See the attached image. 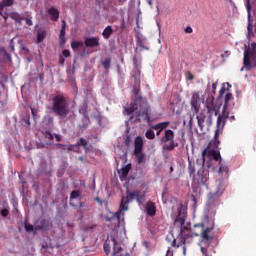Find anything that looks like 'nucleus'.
Masks as SVG:
<instances>
[{
	"instance_id": "1",
	"label": "nucleus",
	"mask_w": 256,
	"mask_h": 256,
	"mask_svg": "<svg viewBox=\"0 0 256 256\" xmlns=\"http://www.w3.org/2000/svg\"><path fill=\"white\" fill-rule=\"evenodd\" d=\"M187 220V210L183 207L178 208V215L174 220V225L180 227V237L183 239L184 243L189 239V237H201L202 233L205 231V228L208 226L206 221L195 224L192 229L186 228L185 221Z\"/></svg>"
},
{
	"instance_id": "2",
	"label": "nucleus",
	"mask_w": 256,
	"mask_h": 256,
	"mask_svg": "<svg viewBox=\"0 0 256 256\" xmlns=\"http://www.w3.org/2000/svg\"><path fill=\"white\" fill-rule=\"evenodd\" d=\"M223 127L216 126L214 132V139L211 140L207 147L202 151V163H205V157H212L214 161H219L221 165V152L219 151V145H221V140H219L220 135H223Z\"/></svg>"
},
{
	"instance_id": "3",
	"label": "nucleus",
	"mask_w": 256,
	"mask_h": 256,
	"mask_svg": "<svg viewBox=\"0 0 256 256\" xmlns=\"http://www.w3.org/2000/svg\"><path fill=\"white\" fill-rule=\"evenodd\" d=\"M52 113L60 117V119H65L69 115V101L63 94H58L52 98Z\"/></svg>"
},
{
	"instance_id": "4",
	"label": "nucleus",
	"mask_w": 256,
	"mask_h": 256,
	"mask_svg": "<svg viewBox=\"0 0 256 256\" xmlns=\"http://www.w3.org/2000/svg\"><path fill=\"white\" fill-rule=\"evenodd\" d=\"M243 55V68L246 69V71L256 69V42L245 46Z\"/></svg>"
},
{
	"instance_id": "5",
	"label": "nucleus",
	"mask_w": 256,
	"mask_h": 256,
	"mask_svg": "<svg viewBox=\"0 0 256 256\" xmlns=\"http://www.w3.org/2000/svg\"><path fill=\"white\" fill-rule=\"evenodd\" d=\"M111 247H113V256H123V247H121V244L117 242V239H115L114 236H110L104 242V252L106 255H109V253H111Z\"/></svg>"
},
{
	"instance_id": "6",
	"label": "nucleus",
	"mask_w": 256,
	"mask_h": 256,
	"mask_svg": "<svg viewBox=\"0 0 256 256\" xmlns=\"http://www.w3.org/2000/svg\"><path fill=\"white\" fill-rule=\"evenodd\" d=\"M231 100H233V94L231 92L226 93L222 113L217 118L216 127L225 128V123H227V119H229V112L227 109L229 108V101Z\"/></svg>"
},
{
	"instance_id": "7",
	"label": "nucleus",
	"mask_w": 256,
	"mask_h": 256,
	"mask_svg": "<svg viewBox=\"0 0 256 256\" xmlns=\"http://www.w3.org/2000/svg\"><path fill=\"white\" fill-rule=\"evenodd\" d=\"M196 119L200 131H203L205 127L209 128L211 125H213V116H211V114L207 113L205 110L200 112L198 110V113H196Z\"/></svg>"
},
{
	"instance_id": "8",
	"label": "nucleus",
	"mask_w": 256,
	"mask_h": 256,
	"mask_svg": "<svg viewBox=\"0 0 256 256\" xmlns=\"http://www.w3.org/2000/svg\"><path fill=\"white\" fill-rule=\"evenodd\" d=\"M162 143H166L164 145V149L166 151H174L175 147H179V143L175 142V132L171 129H167L164 132V137L161 138Z\"/></svg>"
},
{
	"instance_id": "9",
	"label": "nucleus",
	"mask_w": 256,
	"mask_h": 256,
	"mask_svg": "<svg viewBox=\"0 0 256 256\" xmlns=\"http://www.w3.org/2000/svg\"><path fill=\"white\" fill-rule=\"evenodd\" d=\"M215 229V222L212 221V223L209 226H206L204 231L201 234V243H211L214 239L212 231Z\"/></svg>"
},
{
	"instance_id": "10",
	"label": "nucleus",
	"mask_w": 256,
	"mask_h": 256,
	"mask_svg": "<svg viewBox=\"0 0 256 256\" xmlns=\"http://www.w3.org/2000/svg\"><path fill=\"white\" fill-rule=\"evenodd\" d=\"M246 8H247V13H248V26H247V33H248V38H253L255 37V34L253 33V19L251 18V1L246 0Z\"/></svg>"
},
{
	"instance_id": "11",
	"label": "nucleus",
	"mask_w": 256,
	"mask_h": 256,
	"mask_svg": "<svg viewBox=\"0 0 256 256\" xmlns=\"http://www.w3.org/2000/svg\"><path fill=\"white\" fill-rule=\"evenodd\" d=\"M214 99L215 98L212 97L206 100V113H209L211 117H213V115L217 116L219 113V108H217V106L215 105Z\"/></svg>"
},
{
	"instance_id": "12",
	"label": "nucleus",
	"mask_w": 256,
	"mask_h": 256,
	"mask_svg": "<svg viewBox=\"0 0 256 256\" xmlns=\"http://www.w3.org/2000/svg\"><path fill=\"white\" fill-rule=\"evenodd\" d=\"M138 195H139V190H135V191L131 192L128 189L126 191V199H125V197H122L123 205H126V207H129V203H131V201H134L135 199H137Z\"/></svg>"
},
{
	"instance_id": "13",
	"label": "nucleus",
	"mask_w": 256,
	"mask_h": 256,
	"mask_svg": "<svg viewBox=\"0 0 256 256\" xmlns=\"http://www.w3.org/2000/svg\"><path fill=\"white\" fill-rule=\"evenodd\" d=\"M51 219L43 218L36 226L35 231H47L51 227Z\"/></svg>"
},
{
	"instance_id": "14",
	"label": "nucleus",
	"mask_w": 256,
	"mask_h": 256,
	"mask_svg": "<svg viewBox=\"0 0 256 256\" xmlns=\"http://www.w3.org/2000/svg\"><path fill=\"white\" fill-rule=\"evenodd\" d=\"M199 101H201V96L199 95V92H196L192 95L191 99V107L194 109V113H199L200 104Z\"/></svg>"
},
{
	"instance_id": "15",
	"label": "nucleus",
	"mask_w": 256,
	"mask_h": 256,
	"mask_svg": "<svg viewBox=\"0 0 256 256\" xmlns=\"http://www.w3.org/2000/svg\"><path fill=\"white\" fill-rule=\"evenodd\" d=\"M138 121H146L149 123L151 121V115H149V108H144L142 111L137 112Z\"/></svg>"
},
{
	"instance_id": "16",
	"label": "nucleus",
	"mask_w": 256,
	"mask_h": 256,
	"mask_svg": "<svg viewBox=\"0 0 256 256\" xmlns=\"http://www.w3.org/2000/svg\"><path fill=\"white\" fill-rule=\"evenodd\" d=\"M143 152V138L141 136H137L134 140V155H139V153Z\"/></svg>"
},
{
	"instance_id": "17",
	"label": "nucleus",
	"mask_w": 256,
	"mask_h": 256,
	"mask_svg": "<svg viewBox=\"0 0 256 256\" xmlns=\"http://www.w3.org/2000/svg\"><path fill=\"white\" fill-rule=\"evenodd\" d=\"M146 213L149 217H155L157 215V206L153 201H148L146 204Z\"/></svg>"
},
{
	"instance_id": "18",
	"label": "nucleus",
	"mask_w": 256,
	"mask_h": 256,
	"mask_svg": "<svg viewBox=\"0 0 256 256\" xmlns=\"http://www.w3.org/2000/svg\"><path fill=\"white\" fill-rule=\"evenodd\" d=\"M85 47H99V37H89L84 40Z\"/></svg>"
},
{
	"instance_id": "19",
	"label": "nucleus",
	"mask_w": 256,
	"mask_h": 256,
	"mask_svg": "<svg viewBox=\"0 0 256 256\" xmlns=\"http://www.w3.org/2000/svg\"><path fill=\"white\" fill-rule=\"evenodd\" d=\"M131 171V164L123 166L120 170V181H127L129 172Z\"/></svg>"
},
{
	"instance_id": "20",
	"label": "nucleus",
	"mask_w": 256,
	"mask_h": 256,
	"mask_svg": "<svg viewBox=\"0 0 256 256\" xmlns=\"http://www.w3.org/2000/svg\"><path fill=\"white\" fill-rule=\"evenodd\" d=\"M132 79H134L136 85H141V70H139V67L137 66L132 71Z\"/></svg>"
},
{
	"instance_id": "21",
	"label": "nucleus",
	"mask_w": 256,
	"mask_h": 256,
	"mask_svg": "<svg viewBox=\"0 0 256 256\" xmlns=\"http://www.w3.org/2000/svg\"><path fill=\"white\" fill-rule=\"evenodd\" d=\"M48 15H50L51 21L59 20V10L55 7H51L50 9H48Z\"/></svg>"
},
{
	"instance_id": "22",
	"label": "nucleus",
	"mask_w": 256,
	"mask_h": 256,
	"mask_svg": "<svg viewBox=\"0 0 256 256\" xmlns=\"http://www.w3.org/2000/svg\"><path fill=\"white\" fill-rule=\"evenodd\" d=\"M169 125H171V122L166 121V122H160L157 123L155 125L152 126V129H154V131H163L165 129H167V127H169Z\"/></svg>"
},
{
	"instance_id": "23",
	"label": "nucleus",
	"mask_w": 256,
	"mask_h": 256,
	"mask_svg": "<svg viewBox=\"0 0 256 256\" xmlns=\"http://www.w3.org/2000/svg\"><path fill=\"white\" fill-rule=\"evenodd\" d=\"M65 29H67V22L63 20L59 35L60 45H63L65 43Z\"/></svg>"
},
{
	"instance_id": "24",
	"label": "nucleus",
	"mask_w": 256,
	"mask_h": 256,
	"mask_svg": "<svg viewBox=\"0 0 256 256\" xmlns=\"http://www.w3.org/2000/svg\"><path fill=\"white\" fill-rule=\"evenodd\" d=\"M9 17H10V19H13V21H15V23H18L19 25H21L23 22V19H25V18L21 17L20 13H17V12H11L9 14Z\"/></svg>"
},
{
	"instance_id": "25",
	"label": "nucleus",
	"mask_w": 256,
	"mask_h": 256,
	"mask_svg": "<svg viewBox=\"0 0 256 256\" xmlns=\"http://www.w3.org/2000/svg\"><path fill=\"white\" fill-rule=\"evenodd\" d=\"M128 210H129V206H127V204H123V200H121L119 210L115 213V217L118 220L121 219V215L123 211H128Z\"/></svg>"
},
{
	"instance_id": "26",
	"label": "nucleus",
	"mask_w": 256,
	"mask_h": 256,
	"mask_svg": "<svg viewBox=\"0 0 256 256\" xmlns=\"http://www.w3.org/2000/svg\"><path fill=\"white\" fill-rule=\"evenodd\" d=\"M111 35H113V27L107 26L102 32V37L107 40L111 38Z\"/></svg>"
},
{
	"instance_id": "27",
	"label": "nucleus",
	"mask_w": 256,
	"mask_h": 256,
	"mask_svg": "<svg viewBox=\"0 0 256 256\" xmlns=\"http://www.w3.org/2000/svg\"><path fill=\"white\" fill-rule=\"evenodd\" d=\"M89 141L85 138H80L79 142L75 144V147H84L85 151H89Z\"/></svg>"
},
{
	"instance_id": "28",
	"label": "nucleus",
	"mask_w": 256,
	"mask_h": 256,
	"mask_svg": "<svg viewBox=\"0 0 256 256\" xmlns=\"http://www.w3.org/2000/svg\"><path fill=\"white\" fill-rule=\"evenodd\" d=\"M138 107H137V100H135V102H133L129 108H125V111L127 113V115H133V113H135V111H137Z\"/></svg>"
},
{
	"instance_id": "29",
	"label": "nucleus",
	"mask_w": 256,
	"mask_h": 256,
	"mask_svg": "<svg viewBox=\"0 0 256 256\" xmlns=\"http://www.w3.org/2000/svg\"><path fill=\"white\" fill-rule=\"evenodd\" d=\"M53 121H54L53 117L50 115H47L44 117L42 123L43 125H46V127H53Z\"/></svg>"
},
{
	"instance_id": "30",
	"label": "nucleus",
	"mask_w": 256,
	"mask_h": 256,
	"mask_svg": "<svg viewBox=\"0 0 256 256\" xmlns=\"http://www.w3.org/2000/svg\"><path fill=\"white\" fill-rule=\"evenodd\" d=\"M42 135L45 139H48V141H53L54 135L49 130H43Z\"/></svg>"
},
{
	"instance_id": "31",
	"label": "nucleus",
	"mask_w": 256,
	"mask_h": 256,
	"mask_svg": "<svg viewBox=\"0 0 256 256\" xmlns=\"http://www.w3.org/2000/svg\"><path fill=\"white\" fill-rule=\"evenodd\" d=\"M188 171L190 173V177H195V163L189 161Z\"/></svg>"
},
{
	"instance_id": "32",
	"label": "nucleus",
	"mask_w": 256,
	"mask_h": 256,
	"mask_svg": "<svg viewBox=\"0 0 256 256\" xmlns=\"http://www.w3.org/2000/svg\"><path fill=\"white\" fill-rule=\"evenodd\" d=\"M71 47H72L73 51H77V49L79 47H83V42H81V41H72L71 42Z\"/></svg>"
},
{
	"instance_id": "33",
	"label": "nucleus",
	"mask_w": 256,
	"mask_h": 256,
	"mask_svg": "<svg viewBox=\"0 0 256 256\" xmlns=\"http://www.w3.org/2000/svg\"><path fill=\"white\" fill-rule=\"evenodd\" d=\"M101 65L104 67V69H111V58H106L101 62Z\"/></svg>"
},
{
	"instance_id": "34",
	"label": "nucleus",
	"mask_w": 256,
	"mask_h": 256,
	"mask_svg": "<svg viewBox=\"0 0 256 256\" xmlns=\"http://www.w3.org/2000/svg\"><path fill=\"white\" fill-rule=\"evenodd\" d=\"M136 201L138 205H143V201H145V194H141V192L138 191V196H136Z\"/></svg>"
},
{
	"instance_id": "35",
	"label": "nucleus",
	"mask_w": 256,
	"mask_h": 256,
	"mask_svg": "<svg viewBox=\"0 0 256 256\" xmlns=\"http://www.w3.org/2000/svg\"><path fill=\"white\" fill-rule=\"evenodd\" d=\"M227 84L223 83L221 86V89L218 94V99H222L223 95H225V92L227 91V88L225 87Z\"/></svg>"
},
{
	"instance_id": "36",
	"label": "nucleus",
	"mask_w": 256,
	"mask_h": 256,
	"mask_svg": "<svg viewBox=\"0 0 256 256\" xmlns=\"http://www.w3.org/2000/svg\"><path fill=\"white\" fill-rule=\"evenodd\" d=\"M15 3V0H2L1 7H11Z\"/></svg>"
},
{
	"instance_id": "37",
	"label": "nucleus",
	"mask_w": 256,
	"mask_h": 256,
	"mask_svg": "<svg viewBox=\"0 0 256 256\" xmlns=\"http://www.w3.org/2000/svg\"><path fill=\"white\" fill-rule=\"evenodd\" d=\"M146 139H155V132L153 130H147L145 133Z\"/></svg>"
},
{
	"instance_id": "38",
	"label": "nucleus",
	"mask_w": 256,
	"mask_h": 256,
	"mask_svg": "<svg viewBox=\"0 0 256 256\" xmlns=\"http://www.w3.org/2000/svg\"><path fill=\"white\" fill-rule=\"evenodd\" d=\"M43 39H45V31H38L37 32V41H38V43L43 42Z\"/></svg>"
},
{
	"instance_id": "39",
	"label": "nucleus",
	"mask_w": 256,
	"mask_h": 256,
	"mask_svg": "<svg viewBox=\"0 0 256 256\" xmlns=\"http://www.w3.org/2000/svg\"><path fill=\"white\" fill-rule=\"evenodd\" d=\"M135 157H137V162L139 164L143 163V161H145V155L143 154V152H140L139 154H134Z\"/></svg>"
},
{
	"instance_id": "40",
	"label": "nucleus",
	"mask_w": 256,
	"mask_h": 256,
	"mask_svg": "<svg viewBox=\"0 0 256 256\" xmlns=\"http://www.w3.org/2000/svg\"><path fill=\"white\" fill-rule=\"evenodd\" d=\"M24 227L27 233H31V231H33L34 233L37 232V230H35V227H33V225L31 224L25 223Z\"/></svg>"
},
{
	"instance_id": "41",
	"label": "nucleus",
	"mask_w": 256,
	"mask_h": 256,
	"mask_svg": "<svg viewBox=\"0 0 256 256\" xmlns=\"http://www.w3.org/2000/svg\"><path fill=\"white\" fill-rule=\"evenodd\" d=\"M80 196H81V192L74 190L70 194V199H77V197H80Z\"/></svg>"
},
{
	"instance_id": "42",
	"label": "nucleus",
	"mask_w": 256,
	"mask_h": 256,
	"mask_svg": "<svg viewBox=\"0 0 256 256\" xmlns=\"http://www.w3.org/2000/svg\"><path fill=\"white\" fill-rule=\"evenodd\" d=\"M132 93L134 95H139V85H137L136 82H134V87L132 89Z\"/></svg>"
},
{
	"instance_id": "43",
	"label": "nucleus",
	"mask_w": 256,
	"mask_h": 256,
	"mask_svg": "<svg viewBox=\"0 0 256 256\" xmlns=\"http://www.w3.org/2000/svg\"><path fill=\"white\" fill-rule=\"evenodd\" d=\"M31 113H32V116L34 117V119H37V117H39L38 113L39 111L35 108H31Z\"/></svg>"
},
{
	"instance_id": "44",
	"label": "nucleus",
	"mask_w": 256,
	"mask_h": 256,
	"mask_svg": "<svg viewBox=\"0 0 256 256\" xmlns=\"http://www.w3.org/2000/svg\"><path fill=\"white\" fill-rule=\"evenodd\" d=\"M25 21H26V25H28L29 27L33 25V20L31 19L30 16L26 17Z\"/></svg>"
},
{
	"instance_id": "45",
	"label": "nucleus",
	"mask_w": 256,
	"mask_h": 256,
	"mask_svg": "<svg viewBox=\"0 0 256 256\" xmlns=\"http://www.w3.org/2000/svg\"><path fill=\"white\" fill-rule=\"evenodd\" d=\"M0 53L7 56V59H11V55L7 53V50L5 48H0Z\"/></svg>"
},
{
	"instance_id": "46",
	"label": "nucleus",
	"mask_w": 256,
	"mask_h": 256,
	"mask_svg": "<svg viewBox=\"0 0 256 256\" xmlns=\"http://www.w3.org/2000/svg\"><path fill=\"white\" fill-rule=\"evenodd\" d=\"M62 55H63V57H70L71 56V52L69 50H63L62 51Z\"/></svg>"
},
{
	"instance_id": "47",
	"label": "nucleus",
	"mask_w": 256,
	"mask_h": 256,
	"mask_svg": "<svg viewBox=\"0 0 256 256\" xmlns=\"http://www.w3.org/2000/svg\"><path fill=\"white\" fill-rule=\"evenodd\" d=\"M1 215H2V217H7V215H9V210H7V209L1 210Z\"/></svg>"
},
{
	"instance_id": "48",
	"label": "nucleus",
	"mask_w": 256,
	"mask_h": 256,
	"mask_svg": "<svg viewBox=\"0 0 256 256\" xmlns=\"http://www.w3.org/2000/svg\"><path fill=\"white\" fill-rule=\"evenodd\" d=\"M184 31H185V33L191 34V33H193V28L188 26V27L185 28Z\"/></svg>"
},
{
	"instance_id": "49",
	"label": "nucleus",
	"mask_w": 256,
	"mask_h": 256,
	"mask_svg": "<svg viewBox=\"0 0 256 256\" xmlns=\"http://www.w3.org/2000/svg\"><path fill=\"white\" fill-rule=\"evenodd\" d=\"M217 85H218L217 82H214V83L212 84L213 95H215V91H217Z\"/></svg>"
},
{
	"instance_id": "50",
	"label": "nucleus",
	"mask_w": 256,
	"mask_h": 256,
	"mask_svg": "<svg viewBox=\"0 0 256 256\" xmlns=\"http://www.w3.org/2000/svg\"><path fill=\"white\" fill-rule=\"evenodd\" d=\"M200 251H201L202 255L208 256V254H207V249H206L205 247H201V248H200Z\"/></svg>"
},
{
	"instance_id": "51",
	"label": "nucleus",
	"mask_w": 256,
	"mask_h": 256,
	"mask_svg": "<svg viewBox=\"0 0 256 256\" xmlns=\"http://www.w3.org/2000/svg\"><path fill=\"white\" fill-rule=\"evenodd\" d=\"M229 57V51H225L223 54H221L222 59H227Z\"/></svg>"
},
{
	"instance_id": "52",
	"label": "nucleus",
	"mask_w": 256,
	"mask_h": 256,
	"mask_svg": "<svg viewBox=\"0 0 256 256\" xmlns=\"http://www.w3.org/2000/svg\"><path fill=\"white\" fill-rule=\"evenodd\" d=\"M54 137L56 139V141L59 143L60 141H62L61 135L59 134H54Z\"/></svg>"
},
{
	"instance_id": "53",
	"label": "nucleus",
	"mask_w": 256,
	"mask_h": 256,
	"mask_svg": "<svg viewBox=\"0 0 256 256\" xmlns=\"http://www.w3.org/2000/svg\"><path fill=\"white\" fill-rule=\"evenodd\" d=\"M124 143L125 145H129V143H131V136H127Z\"/></svg>"
},
{
	"instance_id": "54",
	"label": "nucleus",
	"mask_w": 256,
	"mask_h": 256,
	"mask_svg": "<svg viewBox=\"0 0 256 256\" xmlns=\"http://www.w3.org/2000/svg\"><path fill=\"white\" fill-rule=\"evenodd\" d=\"M59 65H65V58H63V56L59 58Z\"/></svg>"
},
{
	"instance_id": "55",
	"label": "nucleus",
	"mask_w": 256,
	"mask_h": 256,
	"mask_svg": "<svg viewBox=\"0 0 256 256\" xmlns=\"http://www.w3.org/2000/svg\"><path fill=\"white\" fill-rule=\"evenodd\" d=\"M195 79V76H193V74H191V72L188 73V80L189 81H193Z\"/></svg>"
},
{
	"instance_id": "56",
	"label": "nucleus",
	"mask_w": 256,
	"mask_h": 256,
	"mask_svg": "<svg viewBox=\"0 0 256 256\" xmlns=\"http://www.w3.org/2000/svg\"><path fill=\"white\" fill-rule=\"evenodd\" d=\"M172 247H179V245H177V240L176 239H173Z\"/></svg>"
},
{
	"instance_id": "57",
	"label": "nucleus",
	"mask_w": 256,
	"mask_h": 256,
	"mask_svg": "<svg viewBox=\"0 0 256 256\" xmlns=\"http://www.w3.org/2000/svg\"><path fill=\"white\" fill-rule=\"evenodd\" d=\"M192 201L194 205H197V197H195V195H192Z\"/></svg>"
},
{
	"instance_id": "58",
	"label": "nucleus",
	"mask_w": 256,
	"mask_h": 256,
	"mask_svg": "<svg viewBox=\"0 0 256 256\" xmlns=\"http://www.w3.org/2000/svg\"><path fill=\"white\" fill-rule=\"evenodd\" d=\"M74 147H77V146H75V144L69 145V146H68V151H73V148H74Z\"/></svg>"
},
{
	"instance_id": "59",
	"label": "nucleus",
	"mask_w": 256,
	"mask_h": 256,
	"mask_svg": "<svg viewBox=\"0 0 256 256\" xmlns=\"http://www.w3.org/2000/svg\"><path fill=\"white\" fill-rule=\"evenodd\" d=\"M37 148L38 149H43V148H45V144H37Z\"/></svg>"
},
{
	"instance_id": "60",
	"label": "nucleus",
	"mask_w": 256,
	"mask_h": 256,
	"mask_svg": "<svg viewBox=\"0 0 256 256\" xmlns=\"http://www.w3.org/2000/svg\"><path fill=\"white\" fill-rule=\"evenodd\" d=\"M118 2H119L120 5H123L124 3L127 2V0H118Z\"/></svg>"
},
{
	"instance_id": "61",
	"label": "nucleus",
	"mask_w": 256,
	"mask_h": 256,
	"mask_svg": "<svg viewBox=\"0 0 256 256\" xmlns=\"http://www.w3.org/2000/svg\"><path fill=\"white\" fill-rule=\"evenodd\" d=\"M25 123H26L27 127H29L31 125V122L29 120H25Z\"/></svg>"
},
{
	"instance_id": "62",
	"label": "nucleus",
	"mask_w": 256,
	"mask_h": 256,
	"mask_svg": "<svg viewBox=\"0 0 256 256\" xmlns=\"http://www.w3.org/2000/svg\"><path fill=\"white\" fill-rule=\"evenodd\" d=\"M161 130H158L157 132H156V135L159 137V135H161Z\"/></svg>"
},
{
	"instance_id": "63",
	"label": "nucleus",
	"mask_w": 256,
	"mask_h": 256,
	"mask_svg": "<svg viewBox=\"0 0 256 256\" xmlns=\"http://www.w3.org/2000/svg\"><path fill=\"white\" fill-rule=\"evenodd\" d=\"M219 172L222 173L223 172V166H220L219 168Z\"/></svg>"
},
{
	"instance_id": "64",
	"label": "nucleus",
	"mask_w": 256,
	"mask_h": 256,
	"mask_svg": "<svg viewBox=\"0 0 256 256\" xmlns=\"http://www.w3.org/2000/svg\"><path fill=\"white\" fill-rule=\"evenodd\" d=\"M149 5H153V2L151 0H148Z\"/></svg>"
}]
</instances>
